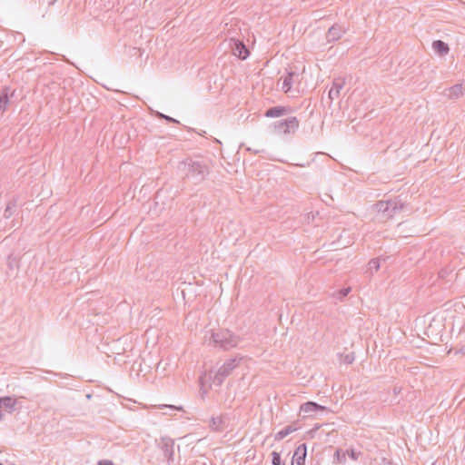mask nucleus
Wrapping results in <instances>:
<instances>
[{
  "label": "nucleus",
  "instance_id": "f257e3e1",
  "mask_svg": "<svg viewBox=\"0 0 465 465\" xmlns=\"http://www.w3.org/2000/svg\"><path fill=\"white\" fill-rule=\"evenodd\" d=\"M205 342L208 346L221 349L223 351H230L236 348L242 341V338L228 329L218 328L210 330L204 336Z\"/></svg>",
  "mask_w": 465,
  "mask_h": 465
},
{
  "label": "nucleus",
  "instance_id": "f03ea898",
  "mask_svg": "<svg viewBox=\"0 0 465 465\" xmlns=\"http://www.w3.org/2000/svg\"><path fill=\"white\" fill-rule=\"evenodd\" d=\"M184 169H186V178L191 180L194 184H199L205 180L210 173V166L207 161L203 159L189 160L183 162Z\"/></svg>",
  "mask_w": 465,
  "mask_h": 465
},
{
  "label": "nucleus",
  "instance_id": "7ed1b4c3",
  "mask_svg": "<svg viewBox=\"0 0 465 465\" xmlns=\"http://www.w3.org/2000/svg\"><path fill=\"white\" fill-rule=\"evenodd\" d=\"M244 356L236 355L232 358L227 359L223 365L217 370L213 380L216 385H221L224 380L230 376L232 371L240 365Z\"/></svg>",
  "mask_w": 465,
  "mask_h": 465
},
{
  "label": "nucleus",
  "instance_id": "20e7f679",
  "mask_svg": "<svg viewBox=\"0 0 465 465\" xmlns=\"http://www.w3.org/2000/svg\"><path fill=\"white\" fill-rule=\"evenodd\" d=\"M381 220L392 218L397 212L403 208V205L396 200L380 201L374 205Z\"/></svg>",
  "mask_w": 465,
  "mask_h": 465
},
{
  "label": "nucleus",
  "instance_id": "39448f33",
  "mask_svg": "<svg viewBox=\"0 0 465 465\" xmlns=\"http://www.w3.org/2000/svg\"><path fill=\"white\" fill-rule=\"evenodd\" d=\"M299 120L295 116L285 120L277 121L273 124L274 130L279 134H293L299 128Z\"/></svg>",
  "mask_w": 465,
  "mask_h": 465
},
{
  "label": "nucleus",
  "instance_id": "423d86ee",
  "mask_svg": "<svg viewBox=\"0 0 465 465\" xmlns=\"http://www.w3.org/2000/svg\"><path fill=\"white\" fill-rule=\"evenodd\" d=\"M156 444L163 451L167 462H173L174 456V440L170 437H161L158 440H156Z\"/></svg>",
  "mask_w": 465,
  "mask_h": 465
},
{
  "label": "nucleus",
  "instance_id": "0eeeda50",
  "mask_svg": "<svg viewBox=\"0 0 465 465\" xmlns=\"http://www.w3.org/2000/svg\"><path fill=\"white\" fill-rule=\"evenodd\" d=\"M230 47L232 49V54L242 60L246 59L250 54V52L243 42L238 39L231 38Z\"/></svg>",
  "mask_w": 465,
  "mask_h": 465
},
{
  "label": "nucleus",
  "instance_id": "6e6552de",
  "mask_svg": "<svg viewBox=\"0 0 465 465\" xmlns=\"http://www.w3.org/2000/svg\"><path fill=\"white\" fill-rule=\"evenodd\" d=\"M301 75L296 72H289L287 75L280 79L282 80V90L286 94L291 91L293 84L300 82Z\"/></svg>",
  "mask_w": 465,
  "mask_h": 465
},
{
  "label": "nucleus",
  "instance_id": "1a4fd4ad",
  "mask_svg": "<svg viewBox=\"0 0 465 465\" xmlns=\"http://www.w3.org/2000/svg\"><path fill=\"white\" fill-rule=\"evenodd\" d=\"M293 111L294 110L291 106H275L266 110L264 115L268 118H275L290 114L293 113Z\"/></svg>",
  "mask_w": 465,
  "mask_h": 465
},
{
  "label": "nucleus",
  "instance_id": "9d476101",
  "mask_svg": "<svg viewBox=\"0 0 465 465\" xmlns=\"http://www.w3.org/2000/svg\"><path fill=\"white\" fill-rule=\"evenodd\" d=\"M306 455L307 447L302 443L295 449L291 465H305Z\"/></svg>",
  "mask_w": 465,
  "mask_h": 465
},
{
  "label": "nucleus",
  "instance_id": "9b49d317",
  "mask_svg": "<svg viewBox=\"0 0 465 465\" xmlns=\"http://www.w3.org/2000/svg\"><path fill=\"white\" fill-rule=\"evenodd\" d=\"M346 29L339 25H333L331 26L327 33V40L329 42L338 41L345 34Z\"/></svg>",
  "mask_w": 465,
  "mask_h": 465
},
{
  "label": "nucleus",
  "instance_id": "f8f14e48",
  "mask_svg": "<svg viewBox=\"0 0 465 465\" xmlns=\"http://www.w3.org/2000/svg\"><path fill=\"white\" fill-rule=\"evenodd\" d=\"M445 94L450 99H457L465 94V85L462 84H457L447 90H445Z\"/></svg>",
  "mask_w": 465,
  "mask_h": 465
},
{
  "label": "nucleus",
  "instance_id": "ddd939ff",
  "mask_svg": "<svg viewBox=\"0 0 465 465\" xmlns=\"http://www.w3.org/2000/svg\"><path fill=\"white\" fill-rule=\"evenodd\" d=\"M343 79H334L332 85L329 91V98L332 102L340 96L341 90L343 88Z\"/></svg>",
  "mask_w": 465,
  "mask_h": 465
},
{
  "label": "nucleus",
  "instance_id": "4468645a",
  "mask_svg": "<svg viewBox=\"0 0 465 465\" xmlns=\"http://www.w3.org/2000/svg\"><path fill=\"white\" fill-rule=\"evenodd\" d=\"M15 91H11L9 87H5L0 94V111L4 113L8 105L9 97L14 96Z\"/></svg>",
  "mask_w": 465,
  "mask_h": 465
},
{
  "label": "nucleus",
  "instance_id": "2eb2a0df",
  "mask_svg": "<svg viewBox=\"0 0 465 465\" xmlns=\"http://www.w3.org/2000/svg\"><path fill=\"white\" fill-rule=\"evenodd\" d=\"M326 410V407L324 406H322V405H319L317 404L316 402H313V401H307L303 404L301 405L300 407V411L304 412V413H308V414H311L312 412H316L318 411H325Z\"/></svg>",
  "mask_w": 465,
  "mask_h": 465
},
{
  "label": "nucleus",
  "instance_id": "dca6fc26",
  "mask_svg": "<svg viewBox=\"0 0 465 465\" xmlns=\"http://www.w3.org/2000/svg\"><path fill=\"white\" fill-rule=\"evenodd\" d=\"M224 417L223 415L212 417L210 420L209 427L213 431H223L225 428Z\"/></svg>",
  "mask_w": 465,
  "mask_h": 465
},
{
  "label": "nucleus",
  "instance_id": "f3484780",
  "mask_svg": "<svg viewBox=\"0 0 465 465\" xmlns=\"http://www.w3.org/2000/svg\"><path fill=\"white\" fill-rule=\"evenodd\" d=\"M17 401L15 399H13L12 397L5 396L0 398V406L1 408L6 410L8 412H13L15 409Z\"/></svg>",
  "mask_w": 465,
  "mask_h": 465
},
{
  "label": "nucleus",
  "instance_id": "a211bd4d",
  "mask_svg": "<svg viewBox=\"0 0 465 465\" xmlns=\"http://www.w3.org/2000/svg\"><path fill=\"white\" fill-rule=\"evenodd\" d=\"M432 47L434 51L440 56L446 55L450 51L449 45L441 40L434 41L432 43Z\"/></svg>",
  "mask_w": 465,
  "mask_h": 465
},
{
  "label": "nucleus",
  "instance_id": "6ab92c4d",
  "mask_svg": "<svg viewBox=\"0 0 465 465\" xmlns=\"http://www.w3.org/2000/svg\"><path fill=\"white\" fill-rule=\"evenodd\" d=\"M299 428L295 425H288L285 428H283L282 430H281L280 431H278L275 434L274 439H275V440H282V439L287 437L289 434L296 431Z\"/></svg>",
  "mask_w": 465,
  "mask_h": 465
},
{
  "label": "nucleus",
  "instance_id": "aec40b11",
  "mask_svg": "<svg viewBox=\"0 0 465 465\" xmlns=\"http://www.w3.org/2000/svg\"><path fill=\"white\" fill-rule=\"evenodd\" d=\"M271 159L273 161H279V162L291 163V164H294V165H298V166H304L307 163L296 161V159L292 158V157H283V156H276L275 155V156H272Z\"/></svg>",
  "mask_w": 465,
  "mask_h": 465
},
{
  "label": "nucleus",
  "instance_id": "412c9836",
  "mask_svg": "<svg viewBox=\"0 0 465 465\" xmlns=\"http://www.w3.org/2000/svg\"><path fill=\"white\" fill-rule=\"evenodd\" d=\"M346 450H343L341 449H337L333 455V462L338 464L344 465L346 463Z\"/></svg>",
  "mask_w": 465,
  "mask_h": 465
},
{
  "label": "nucleus",
  "instance_id": "4be33fe9",
  "mask_svg": "<svg viewBox=\"0 0 465 465\" xmlns=\"http://www.w3.org/2000/svg\"><path fill=\"white\" fill-rule=\"evenodd\" d=\"M380 269V261L379 259H371L368 262V271L371 272V274H373V272H378Z\"/></svg>",
  "mask_w": 465,
  "mask_h": 465
},
{
  "label": "nucleus",
  "instance_id": "5701e85b",
  "mask_svg": "<svg viewBox=\"0 0 465 465\" xmlns=\"http://www.w3.org/2000/svg\"><path fill=\"white\" fill-rule=\"evenodd\" d=\"M347 455L352 460H358L360 456L361 455V452L356 451L354 449H348L346 450Z\"/></svg>",
  "mask_w": 465,
  "mask_h": 465
},
{
  "label": "nucleus",
  "instance_id": "b1692460",
  "mask_svg": "<svg viewBox=\"0 0 465 465\" xmlns=\"http://www.w3.org/2000/svg\"><path fill=\"white\" fill-rule=\"evenodd\" d=\"M271 455H272V465H283V464H282V459H281V455L279 452L272 451Z\"/></svg>",
  "mask_w": 465,
  "mask_h": 465
},
{
  "label": "nucleus",
  "instance_id": "393cba45",
  "mask_svg": "<svg viewBox=\"0 0 465 465\" xmlns=\"http://www.w3.org/2000/svg\"><path fill=\"white\" fill-rule=\"evenodd\" d=\"M15 207V204H8L5 210L4 216L5 218H9L12 215V209Z\"/></svg>",
  "mask_w": 465,
  "mask_h": 465
},
{
  "label": "nucleus",
  "instance_id": "a878e982",
  "mask_svg": "<svg viewBox=\"0 0 465 465\" xmlns=\"http://www.w3.org/2000/svg\"><path fill=\"white\" fill-rule=\"evenodd\" d=\"M159 409H169L170 411H180L182 410L181 407H176V406H173V405H166V404H162V405H159L158 406Z\"/></svg>",
  "mask_w": 465,
  "mask_h": 465
},
{
  "label": "nucleus",
  "instance_id": "bb28decb",
  "mask_svg": "<svg viewBox=\"0 0 465 465\" xmlns=\"http://www.w3.org/2000/svg\"><path fill=\"white\" fill-rule=\"evenodd\" d=\"M97 465H114V463L110 460H98Z\"/></svg>",
  "mask_w": 465,
  "mask_h": 465
},
{
  "label": "nucleus",
  "instance_id": "cd10ccee",
  "mask_svg": "<svg viewBox=\"0 0 465 465\" xmlns=\"http://www.w3.org/2000/svg\"><path fill=\"white\" fill-rule=\"evenodd\" d=\"M246 152L250 153L251 154H258L262 153V150L254 149L252 147H246Z\"/></svg>",
  "mask_w": 465,
  "mask_h": 465
},
{
  "label": "nucleus",
  "instance_id": "c85d7f7f",
  "mask_svg": "<svg viewBox=\"0 0 465 465\" xmlns=\"http://www.w3.org/2000/svg\"><path fill=\"white\" fill-rule=\"evenodd\" d=\"M350 292H351V288L342 289L340 291V295H341V297H345L349 294Z\"/></svg>",
  "mask_w": 465,
  "mask_h": 465
},
{
  "label": "nucleus",
  "instance_id": "c756f323",
  "mask_svg": "<svg viewBox=\"0 0 465 465\" xmlns=\"http://www.w3.org/2000/svg\"><path fill=\"white\" fill-rule=\"evenodd\" d=\"M353 360H354V357H353L352 355H350V354H347V355L345 356V358H344V361H345L346 363H348V364L352 363Z\"/></svg>",
  "mask_w": 465,
  "mask_h": 465
},
{
  "label": "nucleus",
  "instance_id": "7c9ffc66",
  "mask_svg": "<svg viewBox=\"0 0 465 465\" xmlns=\"http://www.w3.org/2000/svg\"><path fill=\"white\" fill-rule=\"evenodd\" d=\"M161 116H162L163 118L166 119V120H167V121H169V122H175V123H177V121H176V120H174L173 118H172V117H170V116H166V115H163V114H161Z\"/></svg>",
  "mask_w": 465,
  "mask_h": 465
},
{
  "label": "nucleus",
  "instance_id": "2f4dec72",
  "mask_svg": "<svg viewBox=\"0 0 465 465\" xmlns=\"http://www.w3.org/2000/svg\"><path fill=\"white\" fill-rule=\"evenodd\" d=\"M0 465H2V463H0Z\"/></svg>",
  "mask_w": 465,
  "mask_h": 465
}]
</instances>
